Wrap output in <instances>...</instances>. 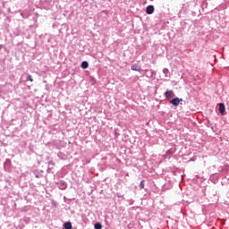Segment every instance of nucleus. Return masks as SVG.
<instances>
[{
	"label": "nucleus",
	"instance_id": "obj_1",
	"mask_svg": "<svg viewBox=\"0 0 229 229\" xmlns=\"http://www.w3.org/2000/svg\"><path fill=\"white\" fill-rule=\"evenodd\" d=\"M183 101V98H175L170 101L171 105H174V106H178L180 105V102Z\"/></svg>",
	"mask_w": 229,
	"mask_h": 229
},
{
	"label": "nucleus",
	"instance_id": "obj_2",
	"mask_svg": "<svg viewBox=\"0 0 229 229\" xmlns=\"http://www.w3.org/2000/svg\"><path fill=\"white\" fill-rule=\"evenodd\" d=\"M131 71H137L138 72H142V68L140 67V65L135 64H132L131 67Z\"/></svg>",
	"mask_w": 229,
	"mask_h": 229
},
{
	"label": "nucleus",
	"instance_id": "obj_3",
	"mask_svg": "<svg viewBox=\"0 0 229 229\" xmlns=\"http://www.w3.org/2000/svg\"><path fill=\"white\" fill-rule=\"evenodd\" d=\"M155 12V7L153 5H148L146 9V13H148V15H151V13H153Z\"/></svg>",
	"mask_w": 229,
	"mask_h": 229
},
{
	"label": "nucleus",
	"instance_id": "obj_4",
	"mask_svg": "<svg viewBox=\"0 0 229 229\" xmlns=\"http://www.w3.org/2000/svg\"><path fill=\"white\" fill-rule=\"evenodd\" d=\"M225 104L220 103L219 104V112H220L221 115L225 114Z\"/></svg>",
	"mask_w": 229,
	"mask_h": 229
},
{
	"label": "nucleus",
	"instance_id": "obj_5",
	"mask_svg": "<svg viewBox=\"0 0 229 229\" xmlns=\"http://www.w3.org/2000/svg\"><path fill=\"white\" fill-rule=\"evenodd\" d=\"M165 96L167 99H171L173 98V90H168L165 93Z\"/></svg>",
	"mask_w": 229,
	"mask_h": 229
},
{
	"label": "nucleus",
	"instance_id": "obj_6",
	"mask_svg": "<svg viewBox=\"0 0 229 229\" xmlns=\"http://www.w3.org/2000/svg\"><path fill=\"white\" fill-rule=\"evenodd\" d=\"M82 69H89V63L87 61H83L81 64Z\"/></svg>",
	"mask_w": 229,
	"mask_h": 229
},
{
	"label": "nucleus",
	"instance_id": "obj_7",
	"mask_svg": "<svg viewBox=\"0 0 229 229\" xmlns=\"http://www.w3.org/2000/svg\"><path fill=\"white\" fill-rule=\"evenodd\" d=\"M64 227L65 229H72V224H71V222H66L64 223Z\"/></svg>",
	"mask_w": 229,
	"mask_h": 229
},
{
	"label": "nucleus",
	"instance_id": "obj_8",
	"mask_svg": "<svg viewBox=\"0 0 229 229\" xmlns=\"http://www.w3.org/2000/svg\"><path fill=\"white\" fill-rule=\"evenodd\" d=\"M102 228H103V225H101V224L99 223L95 224V229H102Z\"/></svg>",
	"mask_w": 229,
	"mask_h": 229
},
{
	"label": "nucleus",
	"instance_id": "obj_9",
	"mask_svg": "<svg viewBox=\"0 0 229 229\" xmlns=\"http://www.w3.org/2000/svg\"><path fill=\"white\" fill-rule=\"evenodd\" d=\"M27 80H29V81L33 82V77H31V75H28Z\"/></svg>",
	"mask_w": 229,
	"mask_h": 229
},
{
	"label": "nucleus",
	"instance_id": "obj_10",
	"mask_svg": "<svg viewBox=\"0 0 229 229\" xmlns=\"http://www.w3.org/2000/svg\"><path fill=\"white\" fill-rule=\"evenodd\" d=\"M140 189H144V181H141V182H140Z\"/></svg>",
	"mask_w": 229,
	"mask_h": 229
}]
</instances>
